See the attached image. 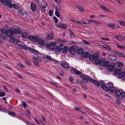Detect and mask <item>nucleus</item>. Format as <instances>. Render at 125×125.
Wrapping results in <instances>:
<instances>
[{"label":"nucleus","mask_w":125,"mask_h":125,"mask_svg":"<svg viewBox=\"0 0 125 125\" xmlns=\"http://www.w3.org/2000/svg\"><path fill=\"white\" fill-rule=\"evenodd\" d=\"M106 87L107 89H109L108 91H106L108 92L109 91L112 92H114L115 91V88L114 87L113 83L111 82H109L106 84Z\"/></svg>","instance_id":"f257e3e1"},{"label":"nucleus","mask_w":125,"mask_h":125,"mask_svg":"<svg viewBox=\"0 0 125 125\" xmlns=\"http://www.w3.org/2000/svg\"><path fill=\"white\" fill-rule=\"evenodd\" d=\"M0 1L5 6H8L10 8H12L13 5L11 4V0H0Z\"/></svg>","instance_id":"f03ea898"},{"label":"nucleus","mask_w":125,"mask_h":125,"mask_svg":"<svg viewBox=\"0 0 125 125\" xmlns=\"http://www.w3.org/2000/svg\"><path fill=\"white\" fill-rule=\"evenodd\" d=\"M78 46L76 45H73L71 46L69 49V52L72 54H74L76 51V47Z\"/></svg>","instance_id":"7ed1b4c3"},{"label":"nucleus","mask_w":125,"mask_h":125,"mask_svg":"<svg viewBox=\"0 0 125 125\" xmlns=\"http://www.w3.org/2000/svg\"><path fill=\"white\" fill-rule=\"evenodd\" d=\"M41 4L42 6L41 7V8L42 11L43 12L46 11L45 9L48 5L46 1H43L41 2Z\"/></svg>","instance_id":"20e7f679"},{"label":"nucleus","mask_w":125,"mask_h":125,"mask_svg":"<svg viewBox=\"0 0 125 125\" xmlns=\"http://www.w3.org/2000/svg\"><path fill=\"white\" fill-rule=\"evenodd\" d=\"M89 59L91 61H93L96 59H98L99 58L98 54L95 53L93 54H91L89 56Z\"/></svg>","instance_id":"39448f33"},{"label":"nucleus","mask_w":125,"mask_h":125,"mask_svg":"<svg viewBox=\"0 0 125 125\" xmlns=\"http://www.w3.org/2000/svg\"><path fill=\"white\" fill-rule=\"evenodd\" d=\"M14 34L13 31V28L10 29L9 30L6 31V34L9 37H11L12 35Z\"/></svg>","instance_id":"423d86ee"},{"label":"nucleus","mask_w":125,"mask_h":125,"mask_svg":"<svg viewBox=\"0 0 125 125\" xmlns=\"http://www.w3.org/2000/svg\"><path fill=\"white\" fill-rule=\"evenodd\" d=\"M100 83L101 84V87L102 89L105 91L108 90L109 89H107V88L106 85V84H105V82L104 81H101L100 82Z\"/></svg>","instance_id":"0eeeda50"},{"label":"nucleus","mask_w":125,"mask_h":125,"mask_svg":"<svg viewBox=\"0 0 125 125\" xmlns=\"http://www.w3.org/2000/svg\"><path fill=\"white\" fill-rule=\"evenodd\" d=\"M70 72L71 73L78 75H81L82 73L81 71H78L74 68L71 69L70 70Z\"/></svg>","instance_id":"6e6552de"},{"label":"nucleus","mask_w":125,"mask_h":125,"mask_svg":"<svg viewBox=\"0 0 125 125\" xmlns=\"http://www.w3.org/2000/svg\"><path fill=\"white\" fill-rule=\"evenodd\" d=\"M29 40L33 42H37L39 39V37L37 35L31 36L29 37Z\"/></svg>","instance_id":"1a4fd4ad"},{"label":"nucleus","mask_w":125,"mask_h":125,"mask_svg":"<svg viewBox=\"0 0 125 125\" xmlns=\"http://www.w3.org/2000/svg\"><path fill=\"white\" fill-rule=\"evenodd\" d=\"M56 25L57 27L61 29H66L67 28V26L64 24H61L60 25H59L58 24H57Z\"/></svg>","instance_id":"9d476101"},{"label":"nucleus","mask_w":125,"mask_h":125,"mask_svg":"<svg viewBox=\"0 0 125 125\" xmlns=\"http://www.w3.org/2000/svg\"><path fill=\"white\" fill-rule=\"evenodd\" d=\"M62 48L58 46H55L54 47L52 48V50H54L55 52H60L62 50Z\"/></svg>","instance_id":"9b49d317"},{"label":"nucleus","mask_w":125,"mask_h":125,"mask_svg":"<svg viewBox=\"0 0 125 125\" xmlns=\"http://www.w3.org/2000/svg\"><path fill=\"white\" fill-rule=\"evenodd\" d=\"M80 78L82 79V81L84 82L87 83L88 82V80L86 79V76L83 74H81Z\"/></svg>","instance_id":"f8f14e48"},{"label":"nucleus","mask_w":125,"mask_h":125,"mask_svg":"<svg viewBox=\"0 0 125 125\" xmlns=\"http://www.w3.org/2000/svg\"><path fill=\"white\" fill-rule=\"evenodd\" d=\"M62 66L66 68H69V65L68 63L67 62H62L61 63Z\"/></svg>","instance_id":"ddd939ff"},{"label":"nucleus","mask_w":125,"mask_h":125,"mask_svg":"<svg viewBox=\"0 0 125 125\" xmlns=\"http://www.w3.org/2000/svg\"><path fill=\"white\" fill-rule=\"evenodd\" d=\"M36 5L34 3H31V8L33 11H35L36 9Z\"/></svg>","instance_id":"4468645a"},{"label":"nucleus","mask_w":125,"mask_h":125,"mask_svg":"<svg viewBox=\"0 0 125 125\" xmlns=\"http://www.w3.org/2000/svg\"><path fill=\"white\" fill-rule=\"evenodd\" d=\"M14 34H21L22 33L21 30L19 28H15L14 30L13 29Z\"/></svg>","instance_id":"2eb2a0df"},{"label":"nucleus","mask_w":125,"mask_h":125,"mask_svg":"<svg viewBox=\"0 0 125 125\" xmlns=\"http://www.w3.org/2000/svg\"><path fill=\"white\" fill-rule=\"evenodd\" d=\"M29 51L36 55H38L40 53V52L37 51L30 47L29 48Z\"/></svg>","instance_id":"dca6fc26"},{"label":"nucleus","mask_w":125,"mask_h":125,"mask_svg":"<svg viewBox=\"0 0 125 125\" xmlns=\"http://www.w3.org/2000/svg\"><path fill=\"white\" fill-rule=\"evenodd\" d=\"M109 59L112 61L116 60L117 59V58L115 55L113 54H110L108 56Z\"/></svg>","instance_id":"f3484780"},{"label":"nucleus","mask_w":125,"mask_h":125,"mask_svg":"<svg viewBox=\"0 0 125 125\" xmlns=\"http://www.w3.org/2000/svg\"><path fill=\"white\" fill-rule=\"evenodd\" d=\"M30 36L27 33L24 32L22 33V37L24 38H28L29 39Z\"/></svg>","instance_id":"a211bd4d"},{"label":"nucleus","mask_w":125,"mask_h":125,"mask_svg":"<svg viewBox=\"0 0 125 125\" xmlns=\"http://www.w3.org/2000/svg\"><path fill=\"white\" fill-rule=\"evenodd\" d=\"M84 50L82 48H80L79 49L76 51L77 53L78 54L80 55H82L83 53H84Z\"/></svg>","instance_id":"6ab92c4d"},{"label":"nucleus","mask_w":125,"mask_h":125,"mask_svg":"<svg viewBox=\"0 0 125 125\" xmlns=\"http://www.w3.org/2000/svg\"><path fill=\"white\" fill-rule=\"evenodd\" d=\"M68 48L67 46H64L62 49V51L63 53L65 54L68 51Z\"/></svg>","instance_id":"aec40b11"},{"label":"nucleus","mask_w":125,"mask_h":125,"mask_svg":"<svg viewBox=\"0 0 125 125\" xmlns=\"http://www.w3.org/2000/svg\"><path fill=\"white\" fill-rule=\"evenodd\" d=\"M115 68L114 66L111 64L108 65V70L109 71L112 72L113 71Z\"/></svg>","instance_id":"412c9836"},{"label":"nucleus","mask_w":125,"mask_h":125,"mask_svg":"<svg viewBox=\"0 0 125 125\" xmlns=\"http://www.w3.org/2000/svg\"><path fill=\"white\" fill-rule=\"evenodd\" d=\"M108 62L107 61L104 60L102 61L101 66L102 67L106 66L107 65H108Z\"/></svg>","instance_id":"4be33fe9"},{"label":"nucleus","mask_w":125,"mask_h":125,"mask_svg":"<svg viewBox=\"0 0 125 125\" xmlns=\"http://www.w3.org/2000/svg\"><path fill=\"white\" fill-rule=\"evenodd\" d=\"M90 53L89 52H85L83 53L82 56L83 57H84L85 58H87L89 57V56L90 55Z\"/></svg>","instance_id":"5701e85b"},{"label":"nucleus","mask_w":125,"mask_h":125,"mask_svg":"<svg viewBox=\"0 0 125 125\" xmlns=\"http://www.w3.org/2000/svg\"><path fill=\"white\" fill-rule=\"evenodd\" d=\"M103 47L105 48V49L109 51H111V47L107 45L104 44L103 46Z\"/></svg>","instance_id":"b1692460"},{"label":"nucleus","mask_w":125,"mask_h":125,"mask_svg":"<svg viewBox=\"0 0 125 125\" xmlns=\"http://www.w3.org/2000/svg\"><path fill=\"white\" fill-rule=\"evenodd\" d=\"M100 7L104 11H108V12H110V10L109 9L106 8L103 5L101 6Z\"/></svg>","instance_id":"393cba45"},{"label":"nucleus","mask_w":125,"mask_h":125,"mask_svg":"<svg viewBox=\"0 0 125 125\" xmlns=\"http://www.w3.org/2000/svg\"><path fill=\"white\" fill-rule=\"evenodd\" d=\"M38 44L42 46H43L44 44V41L42 39H39L37 41Z\"/></svg>","instance_id":"a878e982"},{"label":"nucleus","mask_w":125,"mask_h":125,"mask_svg":"<svg viewBox=\"0 0 125 125\" xmlns=\"http://www.w3.org/2000/svg\"><path fill=\"white\" fill-rule=\"evenodd\" d=\"M95 63L96 64L101 65L102 62L101 60L98 59H96Z\"/></svg>","instance_id":"bb28decb"},{"label":"nucleus","mask_w":125,"mask_h":125,"mask_svg":"<svg viewBox=\"0 0 125 125\" xmlns=\"http://www.w3.org/2000/svg\"><path fill=\"white\" fill-rule=\"evenodd\" d=\"M45 59L46 58L48 59L50 62H51L52 61L54 60L49 55H46L45 57H44Z\"/></svg>","instance_id":"cd10ccee"},{"label":"nucleus","mask_w":125,"mask_h":125,"mask_svg":"<svg viewBox=\"0 0 125 125\" xmlns=\"http://www.w3.org/2000/svg\"><path fill=\"white\" fill-rule=\"evenodd\" d=\"M8 114L10 116H12L13 117H15L16 115V114L14 113L13 111H8Z\"/></svg>","instance_id":"c85d7f7f"},{"label":"nucleus","mask_w":125,"mask_h":125,"mask_svg":"<svg viewBox=\"0 0 125 125\" xmlns=\"http://www.w3.org/2000/svg\"><path fill=\"white\" fill-rule=\"evenodd\" d=\"M121 72L119 70L117 69H115L114 71V74L115 75H118Z\"/></svg>","instance_id":"c756f323"},{"label":"nucleus","mask_w":125,"mask_h":125,"mask_svg":"<svg viewBox=\"0 0 125 125\" xmlns=\"http://www.w3.org/2000/svg\"><path fill=\"white\" fill-rule=\"evenodd\" d=\"M125 74V72L123 71L119 74L118 76V78H121L123 77L124 75ZM118 78V77H117Z\"/></svg>","instance_id":"7c9ffc66"},{"label":"nucleus","mask_w":125,"mask_h":125,"mask_svg":"<svg viewBox=\"0 0 125 125\" xmlns=\"http://www.w3.org/2000/svg\"><path fill=\"white\" fill-rule=\"evenodd\" d=\"M93 83L97 87H99L100 86V84L97 81L95 80L93 82Z\"/></svg>","instance_id":"2f4dec72"},{"label":"nucleus","mask_w":125,"mask_h":125,"mask_svg":"<svg viewBox=\"0 0 125 125\" xmlns=\"http://www.w3.org/2000/svg\"><path fill=\"white\" fill-rule=\"evenodd\" d=\"M18 15L20 16H23L24 14L23 12L20 10H18Z\"/></svg>","instance_id":"473e14b6"},{"label":"nucleus","mask_w":125,"mask_h":125,"mask_svg":"<svg viewBox=\"0 0 125 125\" xmlns=\"http://www.w3.org/2000/svg\"><path fill=\"white\" fill-rule=\"evenodd\" d=\"M120 57H123L125 58V55L122 52H119V53L118 55Z\"/></svg>","instance_id":"72a5a7b5"},{"label":"nucleus","mask_w":125,"mask_h":125,"mask_svg":"<svg viewBox=\"0 0 125 125\" xmlns=\"http://www.w3.org/2000/svg\"><path fill=\"white\" fill-rule=\"evenodd\" d=\"M116 64L119 67H121L123 66V63L121 62H117Z\"/></svg>","instance_id":"f704fd0d"},{"label":"nucleus","mask_w":125,"mask_h":125,"mask_svg":"<svg viewBox=\"0 0 125 125\" xmlns=\"http://www.w3.org/2000/svg\"><path fill=\"white\" fill-rule=\"evenodd\" d=\"M108 27H110L111 28H115V25L112 23H110L107 25Z\"/></svg>","instance_id":"c9c22d12"},{"label":"nucleus","mask_w":125,"mask_h":125,"mask_svg":"<svg viewBox=\"0 0 125 125\" xmlns=\"http://www.w3.org/2000/svg\"><path fill=\"white\" fill-rule=\"evenodd\" d=\"M117 48H119L122 50L125 49V47H124L122 46L121 45H119L118 44H117Z\"/></svg>","instance_id":"e433bc0d"},{"label":"nucleus","mask_w":125,"mask_h":125,"mask_svg":"<svg viewBox=\"0 0 125 125\" xmlns=\"http://www.w3.org/2000/svg\"><path fill=\"white\" fill-rule=\"evenodd\" d=\"M115 94L116 95L118 96H119L121 95V92L119 90H115Z\"/></svg>","instance_id":"4c0bfd02"},{"label":"nucleus","mask_w":125,"mask_h":125,"mask_svg":"<svg viewBox=\"0 0 125 125\" xmlns=\"http://www.w3.org/2000/svg\"><path fill=\"white\" fill-rule=\"evenodd\" d=\"M69 33L70 35V36L71 37H74L75 36L74 35L73 33V31L71 30V29H69Z\"/></svg>","instance_id":"58836bf2"},{"label":"nucleus","mask_w":125,"mask_h":125,"mask_svg":"<svg viewBox=\"0 0 125 125\" xmlns=\"http://www.w3.org/2000/svg\"><path fill=\"white\" fill-rule=\"evenodd\" d=\"M17 66H19L20 67H21L22 68H23L25 67V66L21 63H17Z\"/></svg>","instance_id":"ea45409f"},{"label":"nucleus","mask_w":125,"mask_h":125,"mask_svg":"<svg viewBox=\"0 0 125 125\" xmlns=\"http://www.w3.org/2000/svg\"><path fill=\"white\" fill-rule=\"evenodd\" d=\"M11 40L13 41L12 43L15 44H17L18 42V41L14 38L11 39Z\"/></svg>","instance_id":"a19ab883"},{"label":"nucleus","mask_w":125,"mask_h":125,"mask_svg":"<svg viewBox=\"0 0 125 125\" xmlns=\"http://www.w3.org/2000/svg\"><path fill=\"white\" fill-rule=\"evenodd\" d=\"M6 31L5 29L3 28L1 30V32L3 34H6Z\"/></svg>","instance_id":"79ce46f5"},{"label":"nucleus","mask_w":125,"mask_h":125,"mask_svg":"<svg viewBox=\"0 0 125 125\" xmlns=\"http://www.w3.org/2000/svg\"><path fill=\"white\" fill-rule=\"evenodd\" d=\"M45 46L48 49L52 50V48L50 46L49 43H46L45 44Z\"/></svg>","instance_id":"37998d69"},{"label":"nucleus","mask_w":125,"mask_h":125,"mask_svg":"<svg viewBox=\"0 0 125 125\" xmlns=\"http://www.w3.org/2000/svg\"><path fill=\"white\" fill-rule=\"evenodd\" d=\"M55 15L58 17L59 18L60 17V14L58 11H56L55 12Z\"/></svg>","instance_id":"c03bdc74"},{"label":"nucleus","mask_w":125,"mask_h":125,"mask_svg":"<svg viewBox=\"0 0 125 125\" xmlns=\"http://www.w3.org/2000/svg\"><path fill=\"white\" fill-rule=\"evenodd\" d=\"M118 22L121 25L123 26H125V22L124 21H118Z\"/></svg>","instance_id":"a18cd8bd"},{"label":"nucleus","mask_w":125,"mask_h":125,"mask_svg":"<svg viewBox=\"0 0 125 125\" xmlns=\"http://www.w3.org/2000/svg\"><path fill=\"white\" fill-rule=\"evenodd\" d=\"M115 38L117 39L119 41H121L122 40L121 37V36H115Z\"/></svg>","instance_id":"49530a36"},{"label":"nucleus","mask_w":125,"mask_h":125,"mask_svg":"<svg viewBox=\"0 0 125 125\" xmlns=\"http://www.w3.org/2000/svg\"><path fill=\"white\" fill-rule=\"evenodd\" d=\"M49 82L52 85H54V86L55 87H57V85H56V83H55L54 82H53L52 81H50Z\"/></svg>","instance_id":"de8ad7c7"},{"label":"nucleus","mask_w":125,"mask_h":125,"mask_svg":"<svg viewBox=\"0 0 125 125\" xmlns=\"http://www.w3.org/2000/svg\"><path fill=\"white\" fill-rule=\"evenodd\" d=\"M53 13V12L52 10H50L49 11V15L50 16H51L52 15Z\"/></svg>","instance_id":"09e8293b"},{"label":"nucleus","mask_w":125,"mask_h":125,"mask_svg":"<svg viewBox=\"0 0 125 125\" xmlns=\"http://www.w3.org/2000/svg\"><path fill=\"white\" fill-rule=\"evenodd\" d=\"M53 20L56 23H57L58 21V20L57 18L56 17H54Z\"/></svg>","instance_id":"8fccbe9b"},{"label":"nucleus","mask_w":125,"mask_h":125,"mask_svg":"<svg viewBox=\"0 0 125 125\" xmlns=\"http://www.w3.org/2000/svg\"><path fill=\"white\" fill-rule=\"evenodd\" d=\"M13 7L15 9H17L18 8V7L16 4H13Z\"/></svg>","instance_id":"3c124183"},{"label":"nucleus","mask_w":125,"mask_h":125,"mask_svg":"<svg viewBox=\"0 0 125 125\" xmlns=\"http://www.w3.org/2000/svg\"><path fill=\"white\" fill-rule=\"evenodd\" d=\"M121 95L123 98L125 97V92H123L121 93Z\"/></svg>","instance_id":"603ef678"},{"label":"nucleus","mask_w":125,"mask_h":125,"mask_svg":"<svg viewBox=\"0 0 125 125\" xmlns=\"http://www.w3.org/2000/svg\"><path fill=\"white\" fill-rule=\"evenodd\" d=\"M5 93H3L2 92H1L0 93V97H2L5 95Z\"/></svg>","instance_id":"864d4df0"},{"label":"nucleus","mask_w":125,"mask_h":125,"mask_svg":"<svg viewBox=\"0 0 125 125\" xmlns=\"http://www.w3.org/2000/svg\"><path fill=\"white\" fill-rule=\"evenodd\" d=\"M23 49L25 50H27L29 51V48H28L26 45H23Z\"/></svg>","instance_id":"5fc2aeb1"},{"label":"nucleus","mask_w":125,"mask_h":125,"mask_svg":"<svg viewBox=\"0 0 125 125\" xmlns=\"http://www.w3.org/2000/svg\"><path fill=\"white\" fill-rule=\"evenodd\" d=\"M101 38L103 40L105 41H109L110 39L109 38H105L104 37H101Z\"/></svg>","instance_id":"6e6d98bb"},{"label":"nucleus","mask_w":125,"mask_h":125,"mask_svg":"<svg viewBox=\"0 0 125 125\" xmlns=\"http://www.w3.org/2000/svg\"><path fill=\"white\" fill-rule=\"evenodd\" d=\"M74 110H77L78 111H79V112H80L81 111H80V110H81V109L80 108H78L77 107H76L74 108Z\"/></svg>","instance_id":"4d7b16f0"},{"label":"nucleus","mask_w":125,"mask_h":125,"mask_svg":"<svg viewBox=\"0 0 125 125\" xmlns=\"http://www.w3.org/2000/svg\"><path fill=\"white\" fill-rule=\"evenodd\" d=\"M88 80L89 81H90V82H93V83L94 82V81L95 80H94V79H93L92 78H91L90 77V78H89V79H88Z\"/></svg>","instance_id":"13d9d810"},{"label":"nucleus","mask_w":125,"mask_h":125,"mask_svg":"<svg viewBox=\"0 0 125 125\" xmlns=\"http://www.w3.org/2000/svg\"><path fill=\"white\" fill-rule=\"evenodd\" d=\"M18 48L21 49H23V46L21 44H19L18 45Z\"/></svg>","instance_id":"bf43d9fd"},{"label":"nucleus","mask_w":125,"mask_h":125,"mask_svg":"<svg viewBox=\"0 0 125 125\" xmlns=\"http://www.w3.org/2000/svg\"><path fill=\"white\" fill-rule=\"evenodd\" d=\"M27 105L26 104V103L25 102H23V106L24 108L26 107L27 106Z\"/></svg>","instance_id":"052dcab7"},{"label":"nucleus","mask_w":125,"mask_h":125,"mask_svg":"<svg viewBox=\"0 0 125 125\" xmlns=\"http://www.w3.org/2000/svg\"><path fill=\"white\" fill-rule=\"evenodd\" d=\"M37 60L38 62H40L42 60V58L40 57H37Z\"/></svg>","instance_id":"680f3d73"},{"label":"nucleus","mask_w":125,"mask_h":125,"mask_svg":"<svg viewBox=\"0 0 125 125\" xmlns=\"http://www.w3.org/2000/svg\"><path fill=\"white\" fill-rule=\"evenodd\" d=\"M83 42L85 43L86 44L88 45H89L90 44L89 42L84 40H83Z\"/></svg>","instance_id":"e2e57ef3"},{"label":"nucleus","mask_w":125,"mask_h":125,"mask_svg":"<svg viewBox=\"0 0 125 125\" xmlns=\"http://www.w3.org/2000/svg\"><path fill=\"white\" fill-rule=\"evenodd\" d=\"M119 51H115L114 52V54H115L116 55H118Z\"/></svg>","instance_id":"0e129e2a"},{"label":"nucleus","mask_w":125,"mask_h":125,"mask_svg":"<svg viewBox=\"0 0 125 125\" xmlns=\"http://www.w3.org/2000/svg\"><path fill=\"white\" fill-rule=\"evenodd\" d=\"M25 62H26V64L27 65L30 66H31V63L30 62H29L28 61L26 60H25Z\"/></svg>","instance_id":"69168bd1"},{"label":"nucleus","mask_w":125,"mask_h":125,"mask_svg":"<svg viewBox=\"0 0 125 125\" xmlns=\"http://www.w3.org/2000/svg\"><path fill=\"white\" fill-rule=\"evenodd\" d=\"M34 63L35 65L37 66H39V65L38 63L36 61L34 62Z\"/></svg>","instance_id":"338daca9"},{"label":"nucleus","mask_w":125,"mask_h":125,"mask_svg":"<svg viewBox=\"0 0 125 125\" xmlns=\"http://www.w3.org/2000/svg\"><path fill=\"white\" fill-rule=\"evenodd\" d=\"M82 82L80 80L77 79L76 82V83H82Z\"/></svg>","instance_id":"774afa93"}]
</instances>
